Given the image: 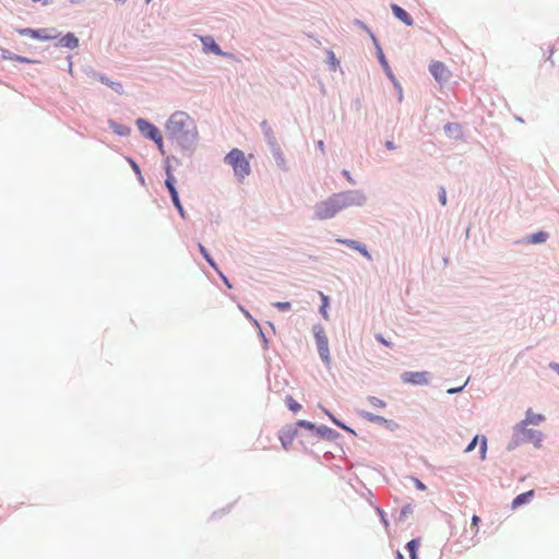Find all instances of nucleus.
I'll return each instance as SVG.
<instances>
[{"label": "nucleus", "instance_id": "nucleus-2", "mask_svg": "<svg viewBox=\"0 0 559 559\" xmlns=\"http://www.w3.org/2000/svg\"><path fill=\"white\" fill-rule=\"evenodd\" d=\"M166 132L170 139L183 147L192 144L198 136L194 120L183 111H177L170 116L166 123Z\"/></svg>", "mask_w": 559, "mask_h": 559}, {"label": "nucleus", "instance_id": "nucleus-47", "mask_svg": "<svg viewBox=\"0 0 559 559\" xmlns=\"http://www.w3.org/2000/svg\"><path fill=\"white\" fill-rule=\"evenodd\" d=\"M290 305L288 302H282V310L289 309Z\"/></svg>", "mask_w": 559, "mask_h": 559}, {"label": "nucleus", "instance_id": "nucleus-14", "mask_svg": "<svg viewBox=\"0 0 559 559\" xmlns=\"http://www.w3.org/2000/svg\"><path fill=\"white\" fill-rule=\"evenodd\" d=\"M175 177L174 175L170 173V170L168 169L167 170V178H166V181H165V185L170 193V197L171 199L177 197L178 195V192L176 190V187H175Z\"/></svg>", "mask_w": 559, "mask_h": 559}, {"label": "nucleus", "instance_id": "nucleus-6", "mask_svg": "<svg viewBox=\"0 0 559 559\" xmlns=\"http://www.w3.org/2000/svg\"><path fill=\"white\" fill-rule=\"evenodd\" d=\"M135 123L140 132L147 139L157 136V133L159 132L154 124L143 118H139Z\"/></svg>", "mask_w": 559, "mask_h": 559}, {"label": "nucleus", "instance_id": "nucleus-42", "mask_svg": "<svg viewBox=\"0 0 559 559\" xmlns=\"http://www.w3.org/2000/svg\"><path fill=\"white\" fill-rule=\"evenodd\" d=\"M385 146L388 150H394L395 145L392 141H386Z\"/></svg>", "mask_w": 559, "mask_h": 559}, {"label": "nucleus", "instance_id": "nucleus-28", "mask_svg": "<svg viewBox=\"0 0 559 559\" xmlns=\"http://www.w3.org/2000/svg\"><path fill=\"white\" fill-rule=\"evenodd\" d=\"M152 141H154L158 147V150L160 151L162 154L165 153L164 151V144H163V136L160 134V132L157 133V136L155 138H151Z\"/></svg>", "mask_w": 559, "mask_h": 559}, {"label": "nucleus", "instance_id": "nucleus-32", "mask_svg": "<svg viewBox=\"0 0 559 559\" xmlns=\"http://www.w3.org/2000/svg\"><path fill=\"white\" fill-rule=\"evenodd\" d=\"M486 451H487V440L485 437H483L481 439V443H480V453H481V459L485 457V454H486Z\"/></svg>", "mask_w": 559, "mask_h": 559}, {"label": "nucleus", "instance_id": "nucleus-3", "mask_svg": "<svg viewBox=\"0 0 559 559\" xmlns=\"http://www.w3.org/2000/svg\"><path fill=\"white\" fill-rule=\"evenodd\" d=\"M225 163L231 166L235 176L242 181L250 175V164L243 152L239 148H233L226 156Z\"/></svg>", "mask_w": 559, "mask_h": 559}, {"label": "nucleus", "instance_id": "nucleus-49", "mask_svg": "<svg viewBox=\"0 0 559 559\" xmlns=\"http://www.w3.org/2000/svg\"><path fill=\"white\" fill-rule=\"evenodd\" d=\"M530 432H532L533 435H537V440L538 441L540 440V432L539 431H532V430H530Z\"/></svg>", "mask_w": 559, "mask_h": 559}, {"label": "nucleus", "instance_id": "nucleus-18", "mask_svg": "<svg viewBox=\"0 0 559 559\" xmlns=\"http://www.w3.org/2000/svg\"><path fill=\"white\" fill-rule=\"evenodd\" d=\"M548 238V234L545 231H538L530 236L531 243H542L545 242Z\"/></svg>", "mask_w": 559, "mask_h": 559}, {"label": "nucleus", "instance_id": "nucleus-53", "mask_svg": "<svg viewBox=\"0 0 559 559\" xmlns=\"http://www.w3.org/2000/svg\"><path fill=\"white\" fill-rule=\"evenodd\" d=\"M145 1H146V3H150V2H151V0H145Z\"/></svg>", "mask_w": 559, "mask_h": 559}, {"label": "nucleus", "instance_id": "nucleus-22", "mask_svg": "<svg viewBox=\"0 0 559 559\" xmlns=\"http://www.w3.org/2000/svg\"><path fill=\"white\" fill-rule=\"evenodd\" d=\"M110 127L119 135H127V134H129V128H127V127L120 126V124H118L116 122H110Z\"/></svg>", "mask_w": 559, "mask_h": 559}, {"label": "nucleus", "instance_id": "nucleus-29", "mask_svg": "<svg viewBox=\"0 0 559 559\" xmlns=\"http://www.w3.org/2000/svg\"><path fill=\"white\" fill-rule=\"evenodd\" d=\"M338 242H342L344 245H347L348 247L357 250V248L359 247L360 242L356 241V240H350V239H337Z\"/></svg>", "mask_w": 559, "mask_h": 559}, {"label": "nucleus", "instance_id": "nucleus-26", "mask_svg": "<svg viewBox=\"0 0 559 559\" xmlns=\"http://www.w3.org/2000/svg\"><path fill=\"white\" fill-rule=\"evenodd\" d=\"M152 141H154L158 147V150L160 151L162 154L165 153L164 151V144H163V136L160 134V132L157 133V136L155 138H151Z\"/></svg>", "mask_w": 559, "mask_h": 559}, {"label": "nucleus", "instance_id": "nucleus-5", "mask_svg": "<svg viewBox=\"0 0 559 559\" xmlns=\"http://www.w3.org/2000/svg\"><path fill=\"white\" fill-rule=\"evenodd\" d=\"M429 70H430L431 74L433 75V78L439 83L447 82L451 76L450 70L445 67V64L443 62H440V61H433L430 64Z\"/></svg>", "mask_w": 559, "mask_h": 559}, {"label": "nucleus", "instance_id": "nucleus-9", "mask_svg": "<svg viewBox=\"0 0 559 559\" xmlns=\"http://www.w3.org/2000/svg\"><path fill=\"white\" fill-rule=\"evenodd\" d=\"M534 495V490H528L526 492L518 495L512 501V509H516L522 504L528 503L533 499Z\"/></svg>", "mask_w": 559, "mask_h": 559}, {"label": "nucleus", "instance_id": "nucleus-51", "mask_svg": "<svg viewBox=\"0 0 559 559\" xmlns=\"http://www.w3.org/2000/svg\"><path fill=\"white\" fill-rule=\"evenodd\" d=\"M262 128H263V130L265 131V133L267 134L266 123H265V122H263V123H262Z\"/></svg>", "mask_w": 559, "mask_h": 559}, {"label": "nucleus", "instance_id": "nucleus-20", "mask_svg": "<svg viewBox=\"0 0 559 559\" xmlns=\"http://www.w3.org/2000/svg\"><path fill=\"white\" fill-rule=\"evenodd\" d=\"M320 297L322 299V306L320 308V312L322 313L324 319H328L329 316H328V312H326V308L329 306V298L323 293H320Z\"/></svg>", "mask_w": 559, "mask_h": 559}, {"label": "nucleus", "instance_id": "nucleus-34", "mask_svg": "<svg viewBox=\"0 0 559 559\" xmlns=\"http://www.w3.org/2000/svg\"><path fill=\"white\" fill-rule=\"evenodd\" d=\"M129 160H130V164H131L133 170L139 175L140 180L143 181V177L141 176V170H140V167L138 166V164L134 163L132 159H129Z\"/></svg>", "mask_w": 559, "mask_h": 559}, {"label": "nucleus", "instance_id": "nucleus-50", "mask_svg": "<svg viewBox=\"0 0 559 559\" xmlns=\"http://www.w3.org/2000/svg\"><path fill=\"white\" fill-rule=\"evenodd\" d=\"M396 557L397 559H404L403 555L400 551L396 552Z\"/></svg>", "mask_w": 559, "mask_h": 559}, {"label": "nucleus", "instance_id": "nucleus-19", "mask_svg": "<svg viewBox=\"0 0 559 559\" xmlns=\"http://www.w3.org/2000/svg\"><path fill=\"white\" fill-rule=\"evenodd\" d=\"M365 418L371 423L378 424H385L388 421L384 417L371 413L365 414Z\"/></svg>", "mask_w": 559, "mask_h": 559}, {"label": "nucleus", "instance_id": "nucleus-7", "mask_svg": "<svg viewBox=\"0 0 559 559\" xmlns=\"http://www.w3.org/2000/svg\"><path fill=\"white\" fill-rule=\"evenodd\" d=\"M402 379L406 383L413 384H427L429 381V373L426 371L423 372H405L402 376Z\"/></svg>", "mask_w": 559, "mask_h": 559}, {"label": "nucleus", "instance_id": "nucleus-13", "mask_svg": "<svg viewBox=\"0 0 559 559\" xmlns=\"http://www.w3.org/2000/svg\"><path fill=\"white\" fill-rule=\"evenodd\" d=\"M2 58L3 59H8V60H14V61H17V62H21V63H33L35 62L34 60L32 59H28L26 57H22V56H19V55H15V53H12L8 50H4L3 53H2Z\"/></svg>", "mask_w": 559, "mask_h": 559}, {"label": "nucleus", "instance_id": "nucleus-8", "mask_svg": "<svg viewBox=\"0 0 559 559\" xmlns=\"http://www.w3.org/2000/svg\"><path fill=\"white\" fill-rule=\"evenodd\" d=\"M36 33L38 34V37H36L37 40H52L59 37L60 33L56 28H38L36 29Z\"/></svg>", "mask_w": 559, "mask_h": 559}, {"label": "nucleus", "instance_id": "nucleus-38", "mask_svg": "<svg viewBox=\"0 0 559 559\" xmlns=\"http://www.w3.org/2000/svg\"><path fill=\"white\" fill-rule=\"evenodd\" d=\"M343 175H344V177L346 178V180H347L349 183H352V185H354V183H355V180L353 179V177L350 176V174H349V171H348V170H343Z\"/></svg>", "mask_w": 559, "mask_h": 559}, {"label": "nucleus", "instance_id": "nucleus-1", "mask_svg": "<svg viewBox=\"0 0 559 559\" xmlns=\"http://www.w3.org/2000/svg\"><path fill=\"white\" fill-rule=\"evenodd\" d=\"M366 202V197L360 191H344L334 193L329 199L317 203L314 216L318 219H328L334 217L342 210L349 206H361Z\"/></svg>", "mask_w": 559, "mask_h": 559}, {"label": "nucleus", "instance_id": "nucleus-39", "mask_svg": "<svg viewBox=\"0 0 559 559\" xmlns=\"http://www.w3.org/2000/svg\"><path fill=\"white\" fill-rule=\"evenodd\" d=\"M330 417H331V419L333 420V423H334L335 425H337L338 427H342V428H343V429H345V430L350 431V429H349V428H347L345 425L341 424V423H340L338 420H336L332 415H330Z\"/></svg>", "mask_w": 559, "mask_h": 559}, {"label": "nucleus", "instance_id": "nucleus-12", "mask_svg": "<svg viewBox=\"0 0 559 559\" xmlns=\"http://www.w3.org/2000/svg\"><path fill=\"white\" fill-rule=\"evenodd\" d=\"M545 417L542 414H535L531 409L526 412V417L522 421V426L526 425H538L542 421H544ZM522 430L524 431V427H522Z\"/></svg>", "mask_w": 559, "mask_h": 559}, {"label": "nucleus", "instance_id": "nucleus-31", "mask_svg": "<svg viewBox=\"0 0 559 559\" xmlns=\"http://www.w3.org/2000/svg\"><path fill=\"white\" fill-rule=\"evenodd\" d=\"M357 251H359L365 258H367L368 260H371V255L370 253L367 251L366 247L362 246L361 243L359 245V247L357 248Z\"/></svg>", "mask_w": 559, "mask_h": 559}, {"label": "nucleus", "instance_id": "nucleus-4", "mask_svg": "<svg viewBox=\"0 0 559 559\" xmlns=\"http://www.w3.org/2000/svg\"><path fill=\"white\" fill-rule=\"evenodd\" d=\"M313 331H314V337L317 341V347H318L319 355L323 361L329 364L330 362V350H329V342H328V337L325 335L324 329L319 325V326H314Z\"/></svg>", "mask_w": 559, "mask_h": 559}, {"label": "nucleus", "instance_id": "nucleus-40", "mask_svg": "<svg viewBox=\"0 0 559 559\" xmlns=\"http://www.w3.org/2000/svg\"><path fill=\"white\" fill-rule=\"evenodd\" d=\"M176 209L178 210V212H179L180 216H181L182 218H185V217H186V212H185V210H183L182 205L176 206Z\"/></svg>", "mask_w": 559, "mask_h": 559}, {"label": "nucleus", "instance_id": "nucleus-25", "mask_svg": "<svg viewBox=\"0 0 559 559\" xmlns=\"http://www.w3.org/2000/svg\"><path fill=\"white\" fill-rule=\"evenodd\" d=\"M369 403L373 406V407H378V408H383L385 407V402L376 397V396H371L369 397Z\"/></svg>", "mask_w": 559, "mask_h": 559}, {"label": "nucleus", "instance_id": "nucleus-23", "mask_svg": "<svg viewBox=\"0 0 559 559\" xmlns=\"http://www.w3.org/2000/svg\"><path fill=\"white\" fill-rule=\"evenodd\" d=\"M286 404H287L288 408L295 413L301 408V405L299 403H297L292 396H288L286 399Z\"/></svg>", "mask_w": 559, "mask_h": 559}, {"label": "nucleus", "instance_id": "nucleus-45", "mask_svg": "<svg viewBox=\"0 0 559 559\" xmlns=\"http://www.w3.org/2000/svg\"><path fill=\"white\" fill-rule=\"evenodd\" d=\"M461 390H462V388L449 389V390H448V393L453 394V393H456V392H459V391H461Z\"/></svg>", "mask_w": 559, "mask_h": 559}, {"label": "nucleus", "instance_id": "nucleus-35", "mask_svg": "<svg viewBox=\"0 0 559 559\" xmlns=\"http://www.w3.org/2000/svg\"><path fill=\"white\" fill-rule=\"evenodd\" d=\"M377 340L386 347H391V342L386 341L381 334H378Z\"/></svg>", "mask_w": 559, "mask_h": 559}, {"label": "nucleus", "instance_id": "nucleus-15", "mask_svg": "<svg viewBox=\"0 0 559 559\" xmlns=\"http://www.w3.org/2000/svg\"><path fill=\"white\" fill-rule=\"evenodd\" d=\"M202 43L215 55H222V51H221L218 45L214 41V39L212 37L202 38Z\"/></svg>", "mask_w": 559, "mask_h": 559}, {"label": "nucleus", "instance_id": "nucleus-17", "mask_svg": "<svg viewBox=\"0 0 559 559\" xmlns=\"http://www.w3.org/2000/svg\"><path fill=\"white\" fill-rule=\"evenodd\" d=\"M407 550L409 552L411 559H417V549L419 547V540L418 539H412L407 543Z\"/></svg>", "mask_w": 559, "mask_h": 559}, {"label": "nucleus", "instance_id": "nucleus-44", "mask_svg": "<svg viewBox=\"0 0 559 559\" xmlns=\"http://www.w3.org/2000/svg\"><path fill=\"white\" fill-rule=\"evenodd\" d=\"M331 60L334 66V68L338 64V61L335 59V56L331 52Z\"/></svg>", "mask_w": 559, "mask_h": 559}, {"label": "nucleus", "instance_id": "nucleus-48", "mask_svg": "<svg viewBox=\"0 0 559 559\" xmlns=\"http://www.w3.org/2000/svg\"><path fill=\"white\" fill-rule=\"evenodd\" d=\"M417 487L421 490H424L426 488V486L423 483H420L419 480H417Z\"/></svg>", "mask_w": 559, "mask_h": 559}, {"label": "nucleus", "instance_id": "nucleus-37", "mask_svg": "<svg viewBox=\"0 0 559 559\" xmlns=\"http://www.w3.org/2000/svg\"><path fill=\"white\" fill-rule=\"evenodd\" d=\"M203 257L210 263L211 266L216 269V264H215L214 260L212 259V257L210 255L209 252L203 254Z\"/></svg>", "mask_w": 559, "mask_h": 559}, {"label": "nucleus", "instance_id": "nucleus-24", "mask_svg": "<svg viewBox=\"0 0 559 559\" xmlns=\"http://www.w3.org/2000/svg\"><path fill=\"white\" fill-rule=\"evenodd\" d=\"M479 522L480 518L478 515L472 516V531L474 533V536H476L479 532Z\"/></svg>", "mask_w": 559, "mask_h": 559}, {"label": "nucleus", "instance_id": "nucleus-36", "mask_svg": "<svg viewBox=\"0 0 559 559\" xmlns=\"http://www.w3.org/2000/svg\"><path fill=\"white\" fill-rule=\"evenodd\" d=\"M439 200L441 202L442 205H445L447 203V197H445V190L442 188L441 191L439 192Z\"/></svg>", "mask_w": 559, "mask_h": 559}, {"label": "nucleus", "instance_id": "nucleus-10", "mask_svg": "<svg viewBox=\"0 0 559 559\" xmlns=\"http://www.w3.org/2000/svg\"><path fill=\"white\" fill-rule=\"evenodd\" d=\"M392 11H393L395 17L401 20L403 23H405L408 26L413 25L414 22H413L412 16L403 8H401L396 4H393Z\"/></svg>", "mask_w": 559, "mask_h": 559}, {"label": "nucleus", "instance_id": "nucleus-16", "mask_svg": "<svg viewBox=\"0 0 559 559\" xmlns=\"http://www.w3.org/2000/svg\"><path fill=\"white\" fill-rule=\"evenodd\" d=\"M99 81L102 83L108 85L109 87H111L117 93H122L123 92L122 85L119 82H112V81L108 80L106 76H100Z\"/></svg>", "mask_w": 559, "mask_h": 559}, {"label": "nucleus", "instance_id": "nucleus-21", "mask_svg": "<svg viewBox=\"0 0 559 559\" xmlns=\"http://www.w3.org/2000/svg\"><path fill=\"white\" fill-rule=\"evenodd\" d=\"M16 32L22 36H28L33 39H36V37H38L36 29H33V28H19V29H16Z\"/></svg>", "mask_w": 559, "mask_h": 559}, {"label": "nucleus", "instance_id": "nucleus-30", "mask_svg": "<svg viewBox=\"0 0 559 559\" xmlns=\"http://www.w3.org/2000/svg\"><path fill=\"white\" fill-rule=\"evenodd\" d=\"M297 425L300 426V427H305V428H307L309 430H313L316 428V426L312 423H309V421H306V420H299L297 423Z\"/></svg>", "mask_w": 559, "mask_h": 559}, {"label": "nucleus", "instance_id": "nucleus-43", "mask_svg": "<svg viewBox=\"0 0 559 559\" xmlns=\"http://www.w3.org/2000/svg\"><path fill=\"white\" fill-rule=\"evenodd\" d=\"M199 250L202 253V255L207 253V250L204 248V246L202 243H199Z\"/></svg>", "mask_w": 559, "mask_h": 559}, {"label": "nucleus", "instance_id": "nucleus-52", "mask_svg": "<svg viewBox=\"0 0 559 559\" xmlns=\"http://www.w3.org/2000/svg\"><path fill=\"white\" fill-rule=\"evenodd\" d=\"M271 142H272V144L275 143V136L274 135L272 136V141Z\"/></svg>", "mask_w": 559, "mask_h": 559}, {"label": "nucleus", "instance_id": "nucleus-33", "mask_svg": "<svg viewBox=\"0 0 559 559\" xmlns=\"http://www.w3.org/2000/svg\"><path fill=\"white\" fill-rule=\"evenodd\" d=\"M477 441H478V436L474 437L472 442L466 447L465 452L473 451L475 449L476 444H477Z\"/></svg>", "mask_w": 559, "mask_h": 559}, {"label": "nucleus", "instance_id": "nucleus-27", "mask_svg": "<svg viewBox=\"0 0 559 559\" xmlns=\"http://www.w3.org/2000/svg\"><path fill=\"white\" fill-rule=\"evenodd\" d=\"M152 141H154L158 147V150L160 151L162 154L165 153L164 151V144H163V136L160 134V132L157 133V136L155 138H151Z\"/></svg>", "mask_w": 559, "mask_h": 559}, {"label": "nucleus", "instance_id": "nucleus-41", "mask_svg": "<svg viewBox=\"0 0 559 559\" xmlns=\"http://www.w3.org/2000/svg\"><path fill=\"white\" fill-rule=\"evenodd\" d=\"M171 201H173L175 206L181 205L180 200H179V195L173 198Z\"/></svg>", "mask_w": 559, "mask_h": 559}, {"label": "nucleus", "instance_id": "nucleus-11", "mask_svg": "<svg viewBox=\"0 0 559 559\" xmlns=\"http://www.w3.org/2000/svg\"><path fill=\"white\" fill-rule=\"evenodd\" d=\"M59 46L74 49L79 46V39L75 37L74 34L68 33L60 38Z\"/></svg>", "mask_w": 559, "mask_h": 559}, {"label": "nucleus", "instance_id": "nucleus-54", "mask_svg": "<svg viewBox=\"0 0 559 559\" xmlns=\"http://www.w3.org/2000/svg\"><path fill=\"white\" fill-rule=\"evenodd\" d=\"M558 371H559V367H558Z\"/></svg>", "mask_w": 559, "mask_h": 559}, {"label": "nucleus", "instance_id": "nucleus-46", "mask_svg": "<svg viewBox=\"0 0 559 559\" xmlns=\"http://www.w3.org/2000/svg\"><path fill=\"white\" fill-rule=\"evenodd\" d=\"M318 146H319V148H320V151H321V152H324V143H323V141H321V140H320V141L318 142Z\"/></svg>", "mask_w": 559, "mask_h": 559}]
</instances>
